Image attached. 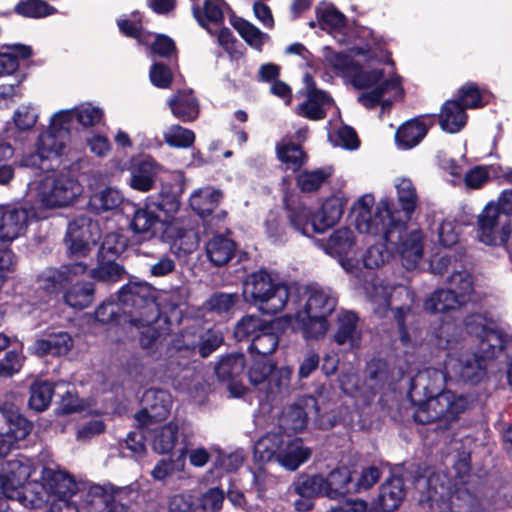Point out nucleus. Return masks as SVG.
Segmentation results:
<instances>
[{
  "mask_svg": "<svg viewBox=\"0 0 512 512\" xmlns=\"http://www.w3.org/2000/svg\"><path fill=\"white\" fill-rule=\"evenodd\" d=\"M445 370L428 368L420 372L412 382V389L423 386L433 393V388L440 389L446 378L476 385L487 377L488 362L476 352L450 353L445 361Z\"/></svg>",
  "mask_w": 512,
  "mask_h": 512,
  "instance_id": "f03ea898",
  "label": "nucleus"
},
{
  "mask_svg": "<svg viewBox=\"0 0 512 512\" xmlns=\"http://www.w3.org/2000/svg\"><path fill=\"white\" fill-rule=\"evenodd\" d=\"M187 296L188 293L185 288L177 287L169 291L160 292L156 295V300L158 299L159 308L162 307L163 309L173 311L186 302Z\"/></svg>",
  "mask_w": 512,
  "mask_h": 512,
  "instance_id": "774afa93",
  "label": "nucleus"
},
{
  "mask_svg": "<svg viewBox=\"0 0 512 512\" xmlns=\"http://www.w3.org/2000/svg\"><path fill=\"white\" fill-rule=\"evenodd\" d=\"M53 393L52 383L44 380L35 381L30 386L29 406L38 412L46 410L51 403Z\"/></svg>",
  "mask_w": 512,
  "mask_h": 512,
  "instance_id": "79ce46f5",
  "label": "nucleus"
},
{
  "mask_svg": "<svg viewBox=\"0 0 512 512\" xmlns=\"http://www.w3.org/2000/svg\"><path fill=\"white\" fill-rule=\"evenodd\" d=\"M378 211L380 216L385 213L389 220V226L382 232L387 249H395L401 257L403 266L408 270L414 269L423 253L421 233L417 230L408 233L404 219L391 213L388 201H382Z\"/></svg>",
  "mask_w": 512,
  "mask_h": 512,
  "instance_id": "423d86ee",
  "label": "nucleus"
},
{
  "mask_svg": "<svg viewBox=\"0 0 512 512\" xmlns=\"http://www.w3.org/2000/svg\"><path fill=\"white\" fill-rule=\"evenodd\" d=\"M99 235V225L91 218L79 216L72 220L68 225L65 238L71 256L76 258L86 256Z\"/></svg>",
  "mask_w": 512,
  "mask_h": 512,
  "instance_id": "9d476101",
  "label": "nucleus"
},
{
  "mask_svg": "<svg viewBox=\"0 0 512 512\" xmlns=\"http://www.w3.org/2000/svg\"><path fill=\"white\" fill-rule=\"evenodd\" d=\"M388 92H393L395 96L401 94L400 79L398 77L386 80L371 91L362 93L358 97V101L367 108H373L381 101L383 95Z\"/></svg>",
  "mask_w": 512,
  "mask_h": 512,
  "instance_id": "ea45409f",
  "label": "nucleus"
},
{
  "mask_svg": "<svg viewBox=\"0 0 512 512\" xmlns=\"http://www.w3.org/2000/svg\"><path fill=\"white\" fill-rule=\"evenodd\" d=\"M469 405L467 396L444 390L420 402L413 416L420 424L437 423L439 429L447 430L458 421Z\"/></svg>",
  "mask_w": 512,
  "mask_h": 512,
  "instance_id": "39448f33",
  "label": "nucleus"
},
{
  "mask_svg": "<svg viewBox=\"0 0 512 512\" xmlns=\"http://www.w3.org/2000/svg\"><path fill=\"white\" fill-rule=\"evenodd\" d=\"M95 318L97 321L108 324V323H118V324H126L123 318V308L118 300V302L107 301L100 304L95 310Z\"/></svg>",
  "mask_w": 512,
  "mask_h": 512,
  "instance_id": "13d9d810",
  "label": "nucleus"
},
{
  "mask_svg": "<svg viewBox=\"0 0 512 512\" xmlns=\"http://www.w3.org/2000/svg\"><path fill=\"white\" fill-rule=\"evenodd\" d=\"M395 187L397 190L398 202L401 206V211L393 209V204L389 200L390 210L395 217L400 216L402 219H404V223H406L417 207L418 195L412 181L408 178L399 179Z\"/></svg>",
  "mask_w": 512,
  "mask_h": 512,
  "instance_id": "4be33fe9",
  "label": "nucleus"
},
{
  "mask_svg": "<svg viewBox=\"0 0 512 512\" xmlns=\"http://www.w3.org/2000/svg\"><path fill=\"white\" fill-rule=\"evenodd\" d=\"M450 289L463 299L465 304L473 292V278L469 271L461 270L453 272L448 278Z\"/></svg>",
  "mask_w": 512,
  "mask_h": 512,
  "instance_id": "5fc2aeb1",
  "label": "nucleus"
},
{
  "mask_svg": "<svg viewBox=\"0 0 512 512\" xmlns=\"http://www.w3.org/2000/svg\"><path fill=\"white\" fill-rule=\"evenodd\" d=\"M428 130L429 126L418 119L407 121L397 129L396 143L401 149H411L421 142Z\"/></svg>",
  "mask_w": 512,
  "mask_h": 512,
  "instance_id": "a878e982",
  "label": "nucleus"
},
{
  "mask_svg": "<svg viewBox=\"0 0 512 512\" xmlns=\"http://www.w3.org/2000/svg\"><path fill=\"white\" fill-rule=\"evenodd\" d=\"M355 243L354 235L349 228H340L336 230L327 241V250L332 255L341 257V265L348 271H351L349 260L342 259L347 256L353 249Z\"/></svg>",
  "mask_w": 512,
  "mask_h": 512,
  "instance_id": "bb28decb",
  "label": "nucleus"
},
{
  "mask_svg": "<svg viewBox=\"0 0 512 512\" xmlns=\"http://www.w3.org/2000/svg\"><path fill=\"white\" fill-rule=\"evenodd\" d=\"M478 239L493 246L504 245L511 234L510 217L499 211L494 202H489L478 215Z\"/></svg>",
  "mask_w": 512,
  "mask_h": 512,
  "instance_id": "1a4fd4ad",
  "label": "nucleus"
},
{
  "mask_svg": "<svg viewBox=\"0 0 512 512\" xmlns=\"http://www.w3.org/2000/svg\"><path fill=\"white\" fill-rule=\"evenodd\" d=\"M284 437L279 433H268L261 437L254 446V458L258 462L277 460Z\"/></svg>",
  "mask_w": 512,
  "mask_h": 512,
  "instance_id": "72a5a7b5",
  "label": "nucleus"
},
{
  "mask_svg": "<svg viewBox=\"0 0 512 512\" xmlns=\"http://www.w3.org/2000/svg\"><path fill=\"white\" fill-rule=\"evenodd\" d=\"M0 413L5 418L7 429L1 428L15 443L24 440L32 430V424L20 415L18 408L11 404L0 406Z\"/></svg>",
  "mask_w": 512,
  "mask_h": 512,
  "instance_id": "412c9836",
  "label": "nucleus"
},
{
  "mask_svg": "<svg viewBox=\"0 0 512 512\" xmlns=\"http://www.w3.org/2000/svg\"><path fill=\"white\" fill-rule=\"evenodd\" d=\"M33 467L25 457L0 462V490L10 498H20L21 488L31 476Z\"/></svg>",
  "mask_w": 512,
  "mask_h": 512,
  "instance_id": "9b49d317",
  "label": "nucleus"
},
{
  "mask_svg": "<svg viewBox=\"0 0 512 512\" xmlns=\"http://www.w3.org/2000/svg\"><path fill=\"white\" fill-rule=\"evenodd\" d=\"M306 83V100L298 106L297 114L310 120H320L333 105L332 98L323 90L318 89L311 76L304 77Z\"/></svg>",
  "mask_w": 512,
  "mask_h": 512,
  "instance_id": "2eb2a0df",
  "label": "nucleus"
},
{
  "mask_svg": "<svg viewBox=\"0 0 512 512\" xmlns=\"http://www.w3.org/2000/svg\"><path fill=\"white\" fill-rule=\"evenodd\" d=\"M424 482L428 489V500L432 503L445 501L449 498L451 487L446 475L433 473Z\"/></svg>",
  "mask_w": 512,
  "mask_h": 512,
  "instance_id": "8fccbe9b",
  "label": "nucleus"
},
{
  "mask_svg": "<svg viewBox=\"0 0 512 512\" xmlns=\"http://www.w3.org/2000/svg\"><path fill=\"white\" fill-rule=\"evenodd\" d=\"M324 476H301L292 483L291 489L301 497L311 498L324 495Z\"/></svg>",
  "mask_w": 512,
  "mask_h": 512,
  "instance_id": "de8ad7c7",
  "label": "nucleus"
},
{
  "mask_svg": "<svg viewBox=\"0 0 512 512\" xmlns=\"http://www.w3.org/2000/svg\"><path fill=\"white\" fill-rule=\"evenodd\" d=\"M37 199L45 208H63L72 205L83 188L71 174L60 172L44 177L37 184Z\"/></svg>",
  "mask_w": 512,
  "mask_h": 512,
  "instance_id": "0eeeda50",
  "label": "nucleus"
},
{
  "mask_svg": "<svg viewBox=\"0 0 512 512\" xmlns=\"http://www.w3.org/2000/svg\"><path fill=\"white\" fill-rule=\"evenodd\" d=\"M222 193L210 187L196 190L190 196V206L199 215L210 214L219 204Z\"/></svg>",
  "mask_w": 512,
  "mask_h": 512,
  "instance_id": "e433bc0d",
  "label": "nucleus"
},
{
  "mask_svg": "<svg viewBox=\"0 0 512 512\" xmlns=\"http://www.w3.org/2000/svg\"><path fill=\"white\" fill-rule=\"evenodd\" d=\"M68 139V132L65 129L52 128L41 134L37 144V151L22 160V166L42 168L41 163L51 157L59 156Z\"/></svg>",
  "mask_w": 512,
  "mask_h": 512,
  "instance_id": "f8f14e48",
  "label": "nucleus"
},
{
  "mask_svg": "<svg viewBox=\"0 0 512 512\" xmlns=\"http://www.w3.org/2000/svg\"><path fill=\"white\" fill-rule=\"evenodd\" d=\"M371 301L374 305L375 313L381 316H384L387 310L391 309L401 332L405 333L404 322L410 315L412 305L414 304V294L408 287L404 285L393 287L375 286L371 295Z\"/></svg>",
  "mask_w": 512,
  "mask_h": 512,
  "instance_id": "6e6552de",
  "label": "nucleus"
},
{
  "mask_svg": "<svg viewBox=\"0 0 512 512\" xmlns=\"http://www.w3.org/2000/svg\"><path fill=\"white\" fill-rule=\"evenodd\" d=\"M49 492L46 483L29 482L21 488V496L17 500L25 506L40 507L49 500Z\"/></svg>",
  "mask_w": 512,
  "mask_h": 512,
  "instance_id": "a18cd8bd",
  "label": "nucleus"
},
{
  "mask_svg": "<svg viewBox=\"0 0 512 512\" xmlns=\"http://www.w3.org/2000/svg\"><path fill=\"white\" fill-rule=\"evenodd\" d=\"M265 327L266 325L263 324L259 317L247 315L237 323L234 329V336L238 341L252 339L253 336L260 333Z\"/></svg>",
  "mask_w": 512,
  "mask_h": 512,
  "instance_id": "bf43d9fd",
  "label": "nucleus"
},
{
  "mask_svg": "<svg viewBox=\"0 0 512 512\" xmlns=\"http://www.w3.org/2000/svg\"><path fill=\"white\" fill-rule=\"evenodd\" d=\"M8 52L0 53V76L10 75L18 68V60L31 56L32 50L26 45H13L8 47Z\"/></svg>",
  "mask_w": 512,
  "mask_h": 512,
  "instance_id": "37998d69",
  "label": "nucleus"
},
{
  "mask_svg": "<svg viewBox=\"0 0 512 512\" xmlns=\"http://www.w3.org/2000/svg\"><path fill=\"white\" fill-rule=\"evenodd\" d=\"M358 318L355 313L346 311L338 317V329L334 335V340L338 345L349 343L351 346L357 345L360 333L357 329Z\"/></svg>",
  "mask_w": 512,
  "mask_h": 512,
  "instance_id": "473e14b6",
  "label": "nucleus"
},
{
  "mask_svg": "<svg viewBox=\"0 0 512 512\" xmlns=\"http://www.w3.org/2000/svg\"><path fill=\"white\" fill-rule=\"evenodd\" d=\"M74 342L67 332L49 334L45 339L37 340L35 351L39 355L51 354L62 356L68 354L73 348Z\"/></svg>",
  "mask_w": 512,
  "mask_h": 512,
  "instance_id": "cd10ccee",
  "label": "nucleus"
},
{
  "mask_svg": "<svg viewBox=\"0 0 512 512\" xmlns=\"http://www.w3.org/2000/svg\"><path fill=\"white\" fill-rule=\"evenodd\" d=\"M122 273V268L114 262V258L106 257L99 260V265L91 271V276L100 281L113 282L117 281Z\"/></svg>",
  "mask_w": 512,
  "mask_h": 512,
  "instance_id": "0e129e2a",
  "label": "nucleus"
},
{
  "mask_svg": "<svg viewBox=\"0 0 512 512\" xmlns=\"http://www.w3.org/2000/svg\"><path fill=\"white\" fill-rule=\"evenodd\" d=\"M41 479L46 483L49 496H55L56 499L71 498L79 492L74 479L65 472L45 467L42 470Z\"/></svg>",
  "mask_w": 512,
  "mask_h": 512,
  "instance_id": "a211bd4d",
  "label": "nucleus"
},
{
  "mask_svg": "<svg viewBox=\"0 0 512 512\" xmlns=\"http://www.w3.org/2000/svg\"><path fill=\"white\" fill-rule=\"evenodd\" d=\"M467 115L465 109L457 100H448L442 107L440 114V126L449 133L460 131L466 124Z\"/></svg>",
  "mask_w": 512,
  "mask_h": 512,
  "instance_id": "c756f323",
  "label": "nucleus"
},
{
  "mask_svg": "<svg viewBox=\"0 0 512 512\" xmlns=\"http://www.w3.org/2000/svg\"><path fill=\"white\" fill-rule=\"evenodd\" d=\"M278 343L277 335L271 331L270 327L266 326L260 333L253 336L249 352L254 358L268 359L267 356L275 352Z\"/></svg>",
  "mask_w": 512,
  "mask_h": 512,
  "instance_id": "c9c22d12",
  "label": "nucleus"
},
{
  "mask_svg": "<svg viewBox=\"0 0 512 512\" xmlns=\"http://www.w3.org/2000/svg\"><path fill=\"white\" fill-rule=\"evenodd\" d=\"M15 11L25 17L40 18L52 15L56 10L43 0H28L19 3Z\"/></svg>",
  "mask_w": 512,
  "mask_h": 512,
  "instance_id": "69168bd1",
  "label": "nucleus"
},
{
  "mask_svg": "<svg viewBox=\"0 0 512 512\" xmlns=\"http://www.w3.org/2000/svg\"><path fill=\"white\" fill-rule=\"evenodd\" d=\"M28 226V212L25 209H6L0 216V241L11 243L24 234Z\"/></svg>",
  "mask_w": 512,
  "mask_h": 512,
  "instance_id": "f3484780",
  "label": "nucleus"
},
{
  "mask_svg": "<svg viewBox=\"0 0 512 512\" xmlns=\"http://www.w3.org/2000/svg\"><path fill=\"white\" fill-rule=\"evenodd\" d=\"M172 249L179 256L187 255L195 251L199 244V237L193 229L174 227L172 229Z\"/></svg>",
  "mask_w": 512,
  "mask_h": 512,
  "instance_id": "a19ab883",
  "label": "nucleus"
},
{
  "mask_svg": "<svg viewBox=\"0 0 512 512\" xmlns=\"http://www.w3.org/2000/svg\"><path fill=\"white\" fill-rule=\"evenodd\" d=\"M343 214V207L338 199H329L324 202L317 213L314 214L311 222L312 231L322 233L333 226Z\"/></svg>",
  "mask_w": 512,
  "mask_h": 512,
  "instance_id": "c85d7f7f",
  "label": "nucleus"
},
{
  "mask_svg": "<svg viewBox=\"0 0 512 512\" xmlns=\"http://www.w3.org/2000/svg\"><path fill=\"white\" fill-rule=\"evenodd\" d=\"M435 337L440 348L448 349L462 338V331L455 323L447 321L435 330Z\"/></svg>",
  "mask_w": 512,
  "mask_h": 512,
  "instance_id": "680f3d73",
  "label": "nucleus"
},
{
  "mask_svg": "<svg viewBox=\"0 0 512 512\" xmlns=\"http://www.w3.org/2000/svg\"><path fill=\"white\" fill-rule=\"evenodd\" d=\"M159 217L148 209H138L132 220V228L135 232L152 236L155 234Z\"/></svg>",
  "mask_w": 512,
  "mask_h": 512,
  "instance_id": "4d7b16f0",
  "label": "nucleus"
},
{
  "mask_svg": "<svg viewBox=\"0 0 512 512\" xmlns=\"http://www.w3.org/2000/svg\"><path fill=\"white\" fill-rule=\"evenodd\" d=\"M277 155L288 169L297 171L304 163L305 155L301 147L294 143L283 142L277 145Z\"/></svg>",
  "mask_w": 512,
  "mask_h": 512,
  "instance_id": "603ef678",
  "label": "nucleus"
},
{
  "mask_svg": "<svg viewBox=\"0 0 512 512\" xmlns=\"http://www.w3.org/2000/svg\"><path fill=\"white\" fill-rule=\"evenodd\" d=\"M463 304V299L458 297L452 289H439L425 301L424 308L432 313H441L455 310Z\"/></svg>",
  "mask_w": 512,
  "mask_h": 512,
  "instance_id": "2f4dec72",
  "label": "nucleus"
},
{
  "mask_svg": "<svg viewBox=\"0 0 512 512\" xmlns=\"http://www.w3.org/2000/svg\"><path fill=\"white\" fill-rule=\"evenodd\" d=\"M382 201H388L389 199H381L376 206L375 215L372 217L371 209L374 205V198L372 195H364L358 199L355 212V225L357 230L363 234L377 235L382 233L388 226L389 220L386 218L385 213L382 216L379 215V206Z\"/></svg>",
  "mask_w": 512,
  "mask_h": 512,
  "instance_id": "4468645a",
  "label": "nucleus"
},
{
  "mask_svg": "<svg viewBox=\"0 0 512 512\" xmlns=\"http://www.w3.org/2000/svg\"><path fill=\"white\" fill-rule=\"evenodd\" d=\"M172 406L171 395L162 389H149L142 397V409L135 415L141 426L164 420Z\"/></svg>",
  "mask_w": 512,
  "mask_h": 512,
  "instance_id": "ddd939ff",
  "label": "nucleus"
},
{
  "mask_svg": "<svg viewBox=\"0 0 512 512\" xmlns=\"http://www.w3.org/2000/svg\"><path fill=\"white\" fill-rule=\"evenodd\" d=\"M88 265L75 262L59 269H47L39 277L41 286L49 292H56L72 281L73 277L86 271Z\"/></svg>",
  "mask_w": 512,
  "mask_h": 512,
  "instance_id": "dca6fc26",
  "label": "nucleus"
},
{
  "mask_svg": "<svg viewBox=\"0 0 512 512\" xmlns=\"http://www.w3.org/2000/svg\"><path fill=\"white\" fill-rule=\"evenodd\" d=\"M167 103L172 114L183 122H192L199 115V105L191 91H178Z\"/></svg>",
  "mask_w": 512,
  "mask_h": 512,
  "instance_id": "b1692460",
  "label": "nucleus"
},
{
  "mask_svg": "<svg viewBox=\"0 0 512 512\" xmlns=\"http://www.w3.org/2000/svg\"><path fill=\"white\" fill-rule=\"evenodd\" d=\"M221 4V0H205L203 10L194 8L193 14L198 23L205 27L206 21L213 23L221 22L223 20Z\"/></svg>",
  "mask_w": 512,
  "mask_h": 512,
  "instance_id": "052dcab7",
  "label": "nucleus"
},
{
  "mask_svg": "<svg viewBox=\"0 0 512 512\" xmlns=\"http://www.w3.org/2000/svg\"><path fill=\"white\" fill-rule=\"evenodd\" d=\"M387 79H383V70L373 69L364 70L357 65V70L352 74V84L357 88H376L382 82Z\"/></svg>",
  "mask_w": 512,
  "mask_h": 512,
  "instance_id": "e2e57ef3",
  "label": "nucleus"
},
{
  "mask_svg": "<svg viewBox=\"0 0 512 512\" xmlns=\"http://www.w3.org/2000/svg\"><path fill=\"white\" fill-rule=\"evenodd\" d=\"M306 425L307 413L299 404H293L285 408L279 418V426L286 433L301 432Z\"/></svg>",
  "mask_w": 512,
  "mask_h": 512,
  "instance_id": "4c0bfd02",
  "label": "nucleus"
},
{
  "mask_svg": "<svg viewBox=\"0 0 512 512\" xmlns=\"http://www.w3.org/2000/svg\"><path fill=\"white\" fill-rule=\"evenodd\" d=\"M233 27L241 37L252 47L260 50L267 39V35L245 19L237 18L232 22Z\"/></svg>",
  "mask_w": 512,
  "mask_h": 512,
  "instance_id": "864d4df0",
  "label": "nucleus"
},
{
  "mask_svg": "<svg viewBox=\"0 0 512 512\" xmlns=\"http://www.w3.org/2000/svg\"><path fill=\"white\" fill-rule=\"evenodd\" d=\"M297 297L290 298V305L295 306V329L307 340H318L329 330L330 316L337 306L335 293L327 287L310 285L297 286Z\"/></svg>",
  "mask_w": 512,
  "mask_h": 512,
  "instance_id": "f257e3e1",
  "label": "nucleus"
},
{
  "mask_svg": "<svg viewBox=\"0 0 512 512\" xmlns=\"http://www.w3.org/2000/svg\"><path fill=\"white\" fill-rule=\"evenodd\" d=\"M245 359L242 354H232L222 358L215 368L218 378L222 381H232L242 374Z\"/></svg>",
  "mask_w": 512,
  "mask_h": 512,
  "instance_id": "49530a36",
  "label": "nucleus"
},
{
  "mask_svg": "<svg viewBox=\"0 0 512 512\" xmlns=\"http://www.w3.org/2000/svg\"><path fill=\"white\" fill-rule=\"evenodd\" d=\"M158 172L159 166L153 159H142L131 169V187L142 192L149 191L154 185Z\"/></svg>",
  "mask_w": 512,
  "mask_h": 512,
  "instance_id": "393cba45",
  "label": "nucleus"
},
{
  "mask_svg": "<svg viewBox=\"0 0 512 512\" xmlns=\"http://www.w3.org/2000/svg\"><path fill=\"white\" fill-rule=\"evenodd\" d=\"M123 202V195L115 188H105L94 193L90 198L91 206L97 211H109L118 208Z\"/></svg>",
  "mask_w": 512,
  "mask_h": 512,
  "instance_id": "09e8293b",
  "label": "nucleus"
},
{
  "mask_svg": "<svg viewBox=\"0 0 512 512\" xmlns=\"http://www.w3.org/2000/svg\"><path fill=\"white\" fill-rule=\"evenodd\" d=\"M94 286L90 282L77 283L70 287L64 295L66 304L76 309H83L93 301Z\"/></svg>",
  "mask_w": 512,
  "mask_h": 512,
  "instance_id": "c03bdc74",
  "label": "nucleus"
},
{
  "mask_svg": "<svg viewBox=\"0 0 512 512\" xmlns=\"http://www.w3.org/2000/svg\"><path fill=\"white\" fill-rule=\"evenodd\" d=\"M351 480L350 471L346 467L336 468L324 477V495L335 499L345 493L352 492L349 488Z\"/></svg>",
  "mask_w": 512,
  "mask_h": 512,
  "instance_id": "f704fd0d",
  "label": "nucleus"
},
{
  "mask_svg": "<svg viewBox=\"0 0 512 512\" xmlns=\"http://www.w3.org/2000/svg\"><path fill=\"white\" fill-rule=\"evenodd\" d=\"M125 322L135 327L154 324L160 317L156 290L146 282H130L119 291Z\"/></svg>",
  "mask_w": 512,
  "mask_h": 512,
  "instance_id": "20e7f679",
  "label": "nucleus"
},
{
  "mask_svg": "<svg viewBox=\"0 0 512 512\" xmlns=\"http://www.w3.org/2000/svg\"><path fill=\"white\" fill-rule=\"evenodd\" d=\"M298 294L297 285L277 283L263 270L249 274L243 283L245 301L256 305L264 314L273 315L282 311L290 303V298Z\"/></svg>",
  "mask_w": 512,
  "mask_h": 512,
  "instance_id": "7ed1b4c3",
  "label": "nucleus"
},
{
  "mask_svg": "<svg viewBox=\"0 0 512 512\" xmlns=\"http://www.w3.org/2000/svg\"><path fill=\"white\" fill-rule=\"evenodd\" d=\"M311 454V449L304 446L300 438L284 439L276 462L288 471H295L310 458Z\"/></svg>",
  "mask_w": 512,
  "mask_h": 512,
  "instance_id": "6ab92c4d",
  "label": "nucleus"
},
{
  "mask_svg": "<svg viewBox=\"0 0 512 512\" xmlns=\"http://www.w3.org/2000/svg\"><path fill=\"white\" fill-rule=\"evenodd\" d=\"M314 214L312 211L303 205H297L295 207H288V219L291 226L302 235L309 236L313 233L311 228V222Z\"/></svg>",
  "mask_w": 512,
  "mask_h": 512,
  "instance_id": "3c124183",
  "label": "nucleus"
},
{
  "mask_svg": "<svg viewBox=\"0 0 512 512\" xmlns=\"http://www.w3.org/2000/svg\"><path fill=\"white\" fill-rule=\"evenodd\" d=\"M126 247V239L123 235L111 232L106 234L104 237L100 249H99V257L100 258H115L119 254H121Z\"/></svg>",
  "mask_w": 512,
  "mask_h": 512,
  "instance_id": "338daca9",
  "label": "nucleus"
},
{
  "mask_svg": "<svg viewBox=\"0 0 512 512\" xmlns=\"http://www.w3.org/2000/svg\"><path fill=\"white\" fill-rule=\"evenodd\" d=\"M205 250L211 263L215 266H223L233 258L236 244L232 239L216 234L206 242Z\"/></svg>",
  "mask_w": 512,
  "mask_h": 512,
  "instance_id": "5701e85b",
  "label": "nucleus"
},
{
  "mask_svg": "<svg viewBox=\"0 0 512 512\" xmlns=\"http://www.w3.org/2000/svg\"><path fill=\"white\" fill-rule=\"evenodd\" d=\"M478 341L480 356L485 357L487 362L498 356L506 345L504 334L494 327L486 332Z\"/></svg>",
  "mask_w": 512,
  "mask_h": 512,
  "instance_id": "58836bf2",
  "label": "nucleus"
},
{
  "mask_svg": "<svg viewBox=\"0 0 512 512\" xmlns=\"http://www.w3.org/2000/svg\"><path fill=\"white\" fill-rule=\"evenodd\" d=\"M404 498L403 481L399 477H391L381 486L374 509L377 512H391L397 509Z\"/></svg>",
  "mask_w": 512,
  "mask_h": 512,
  "instance_id": "aec40b11",
  "label": "nucleus"
},
{
  "mask_svg": "<svg viewBox=\"0 0 512 512\" xmlns=\"http://www.w3.org/2000/svg\"><path fill=\"white\" fill-rule=\"evenodd\" d=\"M179 426L170 422L149 432L152 449L159 454H166L173 450L178 439Z\"/></svg>",
  "mask_w": 512,
  "mask_h": 512,
  "instance_id": "7c9ffc66",
  "label": "nucleus"
},
{
  "mask_svg": "<svg viewBox=\"0 0 512 512\" xmlns=\"http://www.w3.org/2000/svg\"><path fill=\"white\" fill-rule=\"evenodd\" d=\"M165 142L175 148H188L195 141V134L192 130L180 125H172L163 134Z\"/></svg>",
  "mask_w": 512,
  "mask_h": 512,
  "instance_id": "6e6d98bb",
  "label": "nucleus"
}]
</instances>
